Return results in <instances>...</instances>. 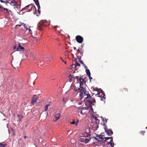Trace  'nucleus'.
Masks as SVG:
<instances>
[{"label": "nucleus", "mask_w": 147, "mask_h": 147, "mask_svg": "<svg viewBox=\"0 0 147 147\" xmlns=\"http://www.w3.org/2000/svg\"><path fill=\"white\" fill-rule=\"evenodd\" d=\"M1 2H4V3H5V1H3V0H1L0 1Z\"/></svg>", "instance_id": "a18cd8bd"}, {"label": "nucleus", "mask_w": 147, "mask_h": 147, "mask_svg": "<svg viewBox=\"0 0 147 147\" xmlns=\"http://www.w3.org/2000/svg\"><path fill=\"white\" fill-rule=\"evenodd\" d=\"M107 147H113L114 144H113V143H107Z\"/></svg>", "instance_id": "b1692460"}, {"label": "nucleus", "mask_w": 147, "mask_h": 147, "mask_svg": "<svg viewBox=\"0 0 147 147\" xmlns=\"http://www.w3.org/2000/svg\"><path fill=\"white\" fill-rule=\"evenodd\" d=\"M99 90L97 88H95L93 89V91L97 92L96 95H98V96L100 98V100L104 101L105 99V96L104 92L102 91L101 92V94L100 95V93L99 91Z\"/></svg>", "instance_id": "7ed1b4c3"}, {"label": "nucleus", "mask_w": 147, "mask_h": 147, "mask_svg": "<svg viewBox=\"0 0 147 147\" xmlns=\"http://www.w3.org/2000/svg\"><path fill=\"white\" fill-rule=\"evenodd\" d=\"M78 90H79V95L80 97V99L83 98H85L87 97V96L89 94L88 92H87L85 88L83 87H80Z\"/></svg>", "instance_id": "f03ea898"}, {"label": "nucleus", "mask_w": 147, "mask_h": 147, "mask_svg": "<svg viewBox=\"0 0 147 147\" xmlns=\"http://www.w3.org/2000/svg\"><path fill=\"white\" fill-rule=\"evenodd\" d=\"M94 118L96 121L92 123L91 125L92 126V127L96 129L98 127V124L99 121V120L96 117H94Z\"/></svg>", "instance_id": "0eeeda50"}, {"label": "nucleus", "mask_w": 147, "mask_h": 147, "mask_svg": "<svg viewBox=\"0 0 147 147\" xmlns=\"http://www.w3.org/2000/svg\"><path fill=\"white\" fill-rule=\"evenodd\" d=\"M60 59H61V61H63H63H64L62 59V58H61H61H60Z\"/></svg>", "instance_id": "49530a36"}, {"label": "nucleus", "mask_w": 147, "mask_h": 147, "mask_svg": "<svg viewBox=\"0 0 147 147\" xmlns=\"http://www.w3.org/2000/svg\"><path fill=\"white\" fill-rule=\"evenodd\" d=\"M62 100H63V102H66L67 100V99H65L64 98H63Z\"/></svg>", "instance_id": "e433bc0d"}, {"label": "nucleus", "mask_w": 147, "mask_h": 147, "mask_svg": "<svg viewBox=\"0 0 147 147\" xmlns=\"http://www.w3.org/2000/svg\"><path fill=\"white\" fill-rule=\"evenodd\" d=\"M82 76H81L80 77H79L78 76H76L75 77V79H77L78 81H79L80 82V87H83L82 86L85 83L84 80L82 78Z\"/></svg>", "instance_id": "6e6552de"}, {"label": "nucleus", "mask_w": 147, "mask_h": 147, "mask_svg": "<svg viewBox=\"0 0 147 147\" xmlns=\"http://www.w3.org/2000/svg\"><path fill=\"white\" fill-rule=\"evenodd\" d=\"M84 100L86 102H87L90 105L91 107L92 106L91 105L93 102H96L95 99L92 97L90 94H89L87 96V97L84 99Z\"/></svg>", "instance_id": "39448f33"}, {"label": "nucleus", "mask_w": 147, "mask_h": 147, "mask_svg": "<svg viewBox=\"0 0 147 147\" xmlns=\"http://www.w3.org/2000/svg\"><path fill=\"white\" fill-rule=\"evenodd\" d=\"M11 5L13 6L14 8L18 9L20 5L18 4L17 2L15 0H11L9 3Z\"/></svg>", "instance_id": "1a4fd4ad"}, {"label": "nucleus", "mask_w": 147, "mask_h": 147, "mask_svg": "<svg viewBox=\"0 0 147 147\" xmlns=\"http://www.w3.org/2000/svg\"><path fill=\"white\" fill-rule=\"evenodd\" d=\"M7 145V144H3L1 143H0V147H5Z\"/></svg>", "instance_id": "a878e982"}, {"label": "nucleus", "mask_w": 147, "mask_h": 147, "mask_svg": "<svg viewBox=\"0 0 147 147\" xmlns=\"http://www.w3.org/2000/svg\"><path fill=\"white\" fill-rule=\"evenodd\" d=\"M95 94L96 95V94H97V92H95Z\"/></svg>", "instance_id": "8fccbe9b"}, {"label": "nucleus", "mask_w": 147, "mask_h": 147, "mask_svg": "<svg viewBox=\"0 0 147 147\" xmlns=\"http://www.w3.org/2000/svg\"><path fill=\"white\" fill-rule=\"evenodd\" d=\"M107 122V120L106 119V123Z\"/></svg>", "instance_id": "864d4df0"}, {"label": "nucleus", "mask_w": 147, "mask_h": 147, "mask_svg": "<svg viewBox=\"0 0 147 147\" xmlns=\"http://www.w3.org/2000/svg\"><path fill=\"white\" fill-rule=\"evenodd\" d=\"M57 28H60V27L58 26H56L54 27L53 28L55 30H57Z\"/></svg>", "instance_id": "c85d7f7f"}, {"label": "nucleus", "mask_w": 147, "mask_h": 147, "mask_svg": "<svg viewBox=\"0 0 147 147\" xmlns=\"http://www.w3.org/2000/svg\"><path fill=\"white\" fill-rule=\"evenodd\" d=\"M86 72L87 74V75L88 76H89L90 77V75H91L90 73V71L89 69H86Z\"/></svg>", "instance_id": "aec40b11"}, {"label": "nucleus", "mask_w": 147, "mask_h": 147, "mask_svg": "<svg viewBox=\"0 0 147 147\" xmlns=\"http://www.w3.org/2000/svg\"><path fill=\"white\" fill-rule=\"evenodd\" d=\"M65 64H66V61L65 62Z\"/></svg>", "instance_id": "3c124183"}, {"label": "nucleus", "mask_w": 147, "mask_h": 147, "mask_svg": "<svg viewBox=\"0 0 147 147\" xmlns=\"http://www.w3.org/2000/svg\"><path fill=\"white\" fill-rule=\"evenodd\" d=\"M0 7L1 8V6L0 5Z\"/></svg>", "instance_id": "6e6d98bb"}, {"label": "nucleus", "mask_w": 147, "mask_h": 147, "mask_svg": "<svg viewBox=\"0 0 147 147\" xmlns=\"http://www.w3.org/2000/svg\"><path fill=\"white\" fill-rule=\"evenodd\" d=\"M38 40V39L37 38V39H34V40H33V42L34 43H36V42Z\"/></svg>", "instance_id": "f704fd0d"}, {"label": "nucleus", "mask_w": 147, "mask_h": 147, "mask_svg": "<svg viewBox=\"0 0 147 147\" xmlns=\"http://www.w3.org/2000/svg\"><path fill=\"white\" fill-rule=\"evenodd\" d=\"M104 129L105 132L109 136H111L113 134V132L112 130L111 129H108L107 126H105Z\"/></svg>", "instance_id": "9d476101"}, {"label": "nucleus", "mask_w": 147, "mask_h": 147, "mask_svg": "<svg viewBox=\"0 0 147 147\" xmlns=\"http://www.w3.org/2000/svg\"><path fill=\"white\" fill-rule=\"evenodd\" d=\"M82 65H83L85 69H87L88 68V67H87V66L84 63Z\"/></svg>", "instance_id": "473e14b6"}, {"label": "nucleus", "mask_w": 147, "mask_h": 147, "mask_svg": "<svg viewBox=\"0 0 147 147\" xmlns=\"http://www.w3.org/2000/svg\"><path fill=\"white\" fill-rule=\"evenodd\" d=\"M81 48H79L77 50V52L78 53H80L81 54H82L83 53L82 52V45H81Z\"/></svg>", "instance_id": "6ab92c4d"}, {"label": "nucleus", "mask_w": 147, "mask_h": 147, "mask_svg": "<svg viewBox=\"0 0 147 147\" xmlns=\"http://www.w3.org/2000/svg\"><path fill=\"white\" fill-rule=\"evenodd\" d=\"M27 137V136H25L24 137V138H26Z\"/></svg>", "instance_id": "de8ad7c7"}, {"label": "nucleus", "mask_w": 147, "mask_h": 147, "mask_svg": "<svg viewBox=\"0 0 147 147\" xmlns=\"http://www.w3.org/2000/svg\"><path fill=\"white\" fill-rule=\"evenodd\" d=\"M17 48V46L16 45H14L13 49L14 50L16 49H16Z\"/></svg>", "instance_id": "72a5a7b5"}, {"label": "nucleus", "mask_w": 147, "mask_h": 147, "mask_svg": "<svg viewBox=\"0 0 147 147\" xmlns=\"http://www.w3.org/2000/svg\"><path fill=\"white\" fill-rule=\"evenodd\" d=\"M82 136L80 135L79 136V140L82 143V144H84L88 143L90 139L87 136H83L84 134H82ZM85 135V134H84Z\"/></svg>", "instance_id": "20e7f679"}, {"label": "nucleus", "mask_w": 147, "mask_h": 147, "mask_svg": "<svg viewBox=\"0 0 147 147\" xmlns=\"http://www.w3.org/2000/svg\"><path fill=\"white\" fill-rule=\"evenodd\" d=\"M85 133L87 136L90 135V128H87L85 130Z\"/></svg>", "instance_id": "f3484780"}, {"label": "nucleus", "mask_w": 147, "mask_h": 147, "mask_svg": "<svg viewBox=\"0 0 147 147\" xmlns=\"http://www.w3.org/2000/svg\"><path fill=\"white\" fill-rule=\"evenodd\" d=\"M98 138L100 139H101L102 140H103V141H104V140H105V137L104 136H101V135H99L98 136Z\"/></svg>", "instance_id": "412c9836"}, {"label": "nucleus", "mask_w": 147, "mask_h": 147, "mask_svg": "<svg viewBox=\"0 0 147 147\" xmlns=\"http://www.w3.org/2000/svg\"><path fill=\"white\" fill-rule=\"evenodd\" d=\"M5 3L7 4V3H9L10 2L9 1H6V2H5Z\"/></svg>", "instance_id": "a19ab883"}, {"label": "nucleus", "mask_w": 147, "mask_h": 147, "mask_svg": "<svg viewBox=\"0 0 147 147\" xmlns=\"http://www.w3.org/2000/svg\"><path fill=\"white\" fill-rule=\"evenodd\" d=\"M3 9L4 11H6V12H7L8 14L9 13V12L8 11V9L6 8H4L3 7Z\"/></svg>", "instance_id": "7c9ffc66"}, {"label": "nucleus", "mask_w": 147, "mask_h": 147, "mask_svg": "<svg viewBox=\"0 0 147 147\" xmlns=\"http://www.w3.org/2000/svg\"><path fill=\"white\" fill-rule=\"evenodd\" d=\"M50 104H48V105H47L45 107V111H47V110H48V107L50 106Z\"/></svg>", "instance_id": "bb28decb"}, {"label": "nucleus", "mask_w": 147, "mask_h": 147, "mask_svg": "<svg viewBox=\"0 0 147 147\" xmlns=\"http://www.w3.org/2000/svg\"><path fill=\"white\" fill-rule=\"evenodd\" d=\"M89 79L90 80L91 79H92V78L91 77V75H90V77L88 76Z\"/></svg>", "instance_id": "79ce46f5"}, {"label": "nucleus", "mask_w": 147, "mask_h": 147, "mask_svg": "<svg viewBox=\"0 0 147 147\" xmlns=\"http://www.w3.org/2000/svg\"><path fill=\"white\" fill-rule=\"evenodd\" d=\"M36 5L38 7V11L40 13V6L39 5L38 0H34Z\"/></svg>", "instance_id": "4468645a"}, {"label": "nucleus", "mask_w": 147, "mask_h": 147, "mask_svg": "<svg viewBox=\"0 0 147 147\" xmlns=\"http://www.w3.org/2000/svg\"><path fill=\"white\" fill-rule=\"evenodd\" d=\"M17 116L18 117V121H21L23 117V116L22 114H18Z\"/></svg>", "instance_id": "a211bd4d"}, {"label": "nucleus", "mask_w": 147, "mask_h": 147, "mask_svg": "<svg viewBox=\"0 0 147 147\" xmlns=\"http://www.w3.org/2000/svg\"><path fill=\"white\" fill-rule=\"evenodd\" d=\"M76 41L79 43H81L83 41V38L80 36H77L76 37Z\"/></svg>", "instance_id": "f8f14e48"}, {"label": "nucleus", "mask_w": 147, "mask_h": 147, "mask_svg": "<svg viewBox=\"0 0 147 147\" xmlns=\"http://www.w3.org/2000/svg\"><path fill=\"white\" fill-rule=\"evenodd\" d=\"M20 50L24 51V47H22L21 45L20 44V42H18V46L17 48L16 49V51H19Z\"/></svg>", "instance_id": "2eb2a0df"}, {"label": "nucleus", "mask_w": 147, "mask_h": 147, "mask_svg": "<svg viewBox=\"0 0 147 147\" xmlns=\"http://www.w3.org/2000/svg\"><path fill=\"white\" fill-rule=\"evenodd\" d=\"M128 90V89H127V88H124L123 89H121L120 91H122L123 92H124L125 91L127 92Z\"/></svg>", "instance_id": "393cba45"}, {"label": "nucleus", "mask_w": 147, "mask_h": 147, "mask_svg": "<svg viewBox=\"0 0 147 147\" xmlns=\"http://www.w3.org/2000/svg\"><path fill=\"white\" fill-rule=\"evenodd\" d=\"M24 24V23H20L19 24H17L16 25V26H22Z\"/></svg>", "instance_id": "cd10ccee"}, {"label": "nucleus", "mask_w": 147, "mask_h": 147, "mask_svg": "<svg viewBox=\"0 0 147 147\" xmlns=\"http://www.w3.org/2000/svg\"><path fill=\"white\" fill-rule=\"evenodd\" d=\"M74 65H75V70H77V69H76V67L77 66H80V64L78 63L77 61L76 62V63Z\"/></svg>", "instance_id": "4be33fe9"}, {"label": "nucleus", "mask_w": 147, "mask_h": 147, "mask_svg": "<svg viewBox=\"0 0 147 147\" xmlns=\"http://www.w3.org/2000/svg\"><path fill=\"white\" fill-rule=\"evenodd\" d=\"M9 11L10 12H11V10H9Z\"/></svg>", "instance_id": "5fc2aeb1"}, {"label": "nucleus", "mask_w": 147, "mask_h": 147, "mask_svg": "<svg viewBox=\"0 0 147 147\" xmlns=\"http://www.w3.org/2000/svg\"><path fill=\"white\" fill-rule=\"evenodd\" d=\"M83 110H85V109L83 107L79 108L77 109V111L79 113H80L81 114H84L85 113V112H83Z\"/></svg>", "instance_id": "dca6fc26"}, {"label": "nucleus", "mask_w": 147, "mask_h": 147, "mask_svg": "<svg viewBox=\"0 0 147 147\" xmlns=\"http://www.w3.org/2000/svg\"><path fill=\"white\" fill-rule=\"evenodd\" d=\"M34 9H35L36 10V9L35 7V6H33L32 5L30 4L22 8L21 10V11H23L25 9H27V10H26L25 11V12H29L32 11V10H34Z\"/></svg>", "instance_id": "423d86ee"}, {"label": "nucleus", "mask_w": 147, "mask_h": 147, "mask_svg": "<svg viewBox=\"0 0 147 147\" xmlns=\"http://www.w3.org/2000/svg\"><path fill=\"white\" fill-rule=\"evenodd\" d=\"M38 98V97L36 96V95L33 96L31 102V103L32 105H34L37 102V100Z\"/></svg>", "instance_id": "ddd939ff"}, {"label": "nucleus", "mask_w": 147, "mask_h": 147, "mask_svg": "<svg viewBox=\"0 0 147 147\" xmlns=\"http://www.w3.org/2000/svg\"><path fill=\"white\" fill-rule=\"evenodd\" d=\"M60 115L59 114H57L55 115V117L56 118V121L57 120L59 119L60 117Z\"/></svg>", "instance_id": "5701e85b"}, {"label": "nucleus", "mask_w": 147, "mask_h": 147, "mask_svg": "<svg viewBox=\"0 0 147 147\" xmlns=\"http://www.w3.org/2000/svg\"><path fill=\"white\" fill-rule=\"evenodd\" d=\"M93 138H94L96 140H97L98 141H99V140H98V139L95 137H93Z\"/></svg>", "instance_id": "ea45409f"}, {"label": "nucleus", "mask_w": 147, "mask_h": 147, "mask_svg": "<svg viewBox=\"0 0 147 147\" xmlns=\"http://www.w3.org/2000/svg\"><path fill=\"white\" fill-rule=\"evenodd\" d=\"M85 111V110H83V112H85V111Z\"/></svg>", "instance_id": "603ef678"}, {"label": "nucleus", "mask_w": 147, "mask_h": 147, "mask_svg": "<svg viewBox=\"0 0 147 147\" xmlns=\"http://www.w3.org/2000/svg\"><path fill=\"white\" fill-rule=\"evenodd\" d=\"M28 30H29V32H31L32 31H31V30L30 29V28H29L28 29Z\"/></svg>", "instance_id": "37998d69"}, {"label": "nucleus", "mask_w": 147, "mask_h": 147, "mask_svg": "<svg viewBox=\"0 0 147 147\" xmlns=\"http://www.w3.org/2000/svg\"><path fill=\"white\" fill-rule=\"evenodd\" d=\"M23 26H24V27L25 28H26V30H28V28H27V26H26V24H24H24H23Z\"/></svg>", "instance_id": "c9c22d12"}, {"label": "nucleus", "mask_w": 147, "mask_h": 147, "mask_svg": "<svg viewBox=\"0 0 147 147\" xmlns=\"http://www.w3.org/2000/svg\"><path fill=\"white\" fill-rule=\"evenodd\" d=\"M49 24V22L46 20H41L38 24L37 28L39 30H41Z\"/></svg>", "instance_id": "f257e3e1"}, {"label": "nucleus", "mask_w": 147, "mask_h": 147, "mask_svg": "<svg viewBox=\"0 0 147 147\" xmlns=\"http://www.w3.org/2000/svg\"><path fill=\"white\" fill-rule=\"evenodd\" d=\"M74 50L76 49V47H74Z\"/></svg>", "instance_id": "09e8293b"}, {"label": "nucleus", "mask_w": 147, "mask_h": 147, "mask_svg": "<svg viewBox=\"0 0 147 147\" xmlns=\"http://www.w3.org/2000/svg\"><path fill=\"white\" fill-rule=\"evenodd\" d=\"M74 90H75L76 91H77V90H78V89H77V88H76L74 89Z\"/></svg>", "instance_id": "c03bdc74"}, {"label": "nucleus", "mask_w": 147, "mask_h": 147, "mask_svg": "<svg viewBox=\"0 0 147 147\" xmlns=\"http://www.w3.org/2000/svg\"><path fill=\"white\" fill-rule=\"evenodd\" d=\"M75 121H73L71 123L72 124H75Z\"/></svg>", "instance_id": "58836bf2"}, {"label": "nucleus", "mask_w": 147, "mask_h": 147, "mask_svg": "<svg viewBox=\"0 0 147 147\" xmlns=\"http://www.w3.org/2000/svg\"><path fill=\"white\" fill-rule=\"evenodd\" d=\"M82 65H83L85 69H87L88 68V67H87V66L84 63Z\"/></svg>", "instance_id": "2f4dec72"}, {"label": "nucleus", "mask_w": 147, "mask_h": 147, "mask_svg": "<svg viewBox=\"0 0 147 147\" xmlns=\"http://www.w3.org/2000/svg\"><path fill=\"white\" fill-rule=\"evenodd\" d=\"M106 142L107 143H113V142L112 137H106L104 140V142Z\"/></svg>", "instance_id": "9b49d317"}, {"label": "nucleus", "mask_w": 147, "mask_h": 147, "mask_svg": "<svg viewBox=\"0 0 147 147\" xmlns=\"http://www.w3.org/2000/svg\"><path fill=\"white\" fill-rule=\"evenodd\" d=\"M79 61L82 64L84 63L81 60L80 58L79 59Z\"/></svg>", "instance_id": "c756f323"}, {"label": "nucleus", "mask_w": 147, "mask_h": 147, "mask_svg": "<svg viewBox=\"0 0 147 147\" xmlns=\"http://www.w3.org/2000/svg\"><path fill=\"white\" fill-rule=\"evenodd\" d=\"M145 131H141L140 132V133L142 134L143 135L145 133Z\"/></svg>", "instance_id": "4c0bfd02"}]
</instances>
